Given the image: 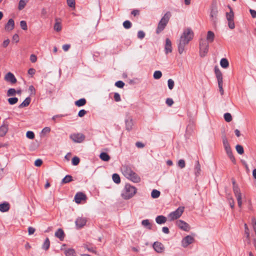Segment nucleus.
Wrapping results in <instances>:
<instances>
[{
    "label": "nucleus",
    "instance_id": "1a4fd4ad",
    "mask_svg": "<svg viewBox=\"0 0 256 256\" xmlns=\"http://www.w3.org/2000/svg\"><path fill=\"white\" fill-rule=\"evenodd\" d=\"M222 143L225 150L230 159L233 158L232 152L231 150L230 146L228 144V140L226 136L222 137Z\"/></svg>",
    "mask_w": 256,
    "mask_h": 256
},
{
    "label": "nucleus",
    "instance_id": "2f4dec72",
    "mask_svg": "<svg viewBox=\"0 0 256 256\" xmlns=\"http://www.w3.org/2000/svg\"><path fill=\"white\" fill-rule=\"evenodd\" d=\"M230 12H226V18L228 21L234 20V14L232 10L230 8Z\"/></svg>",
    "mask_w": 256,
    "mask_h": 256
},
{
    "label": "nucleus",
    "instance_id": "bb28decb",
    "mask_svg": "<svg viewBox=\"0 0 256 256\" xmlns=\"http://www.w3.org/2000/svg\"><path fill=\"white\" fill-rule=\"evenodd\" d=\"M30 100H30V98H29V97L26 98L24 100V101L18 107L20 108H22L28 106L30 104Z\"/></svg>",
    "mask_w": 256,
    "mask_h": 256
},
{
    "label": "nucleus",
    "instance_id": "cd10ccee",
    "mask_svg": "<svg viewBox=\"0 0 256 256\" xmlns=\"http://www.w3.org/2000/svg\"><path fill=\"white\" fill-rule=\"evenodd\" d=\"M220 64L222 68H226L228 66L229 62L226 58H223L220 61Z\"/></svg>",
    "mask_w": 256,
    "mask_h": 256
},
{
    "label": "nucleus",
    "instance_id": "052dcab7",
    "mask_svg": "<svg viewBox=\"0 0 256 256\" xmlns=\"http://www.w3.org/2000/svg\"><path fill=\"white\" fill-rule=\"evenodd\" d=\"M228 26L230 29H234L235 28L234 20L228 21Z\"/></svg>",
    "mask_w": 256,
    "mask_h": 256
},
{
    "label": "nucleus",
    "instance_id": "338daca9",
    "mask_svg": "<svg viewBox=\"0 0 256 256\" xmlns=\"http://www.w3.org/2000/svg\"><path fill=\"white\" fill-rule=\"evenodd\" d=\"M166 104L168 106H172L174 104V101H173L172 99L168 98L166 100Z\"/></svg>",
    "mask_w": 256,
    "mask_h": 256
},
{
    "label": "nucleus",
    "instance_id": "72a5a7b5",
    "mask_svg": "<svg viewBox=\"0 0 256 256\" xmlns=\"http://www.w3.org/2000/svg\"><path fill=\"white\" fill-rule=\"evenodd\" d=\"M160 192L156 190H153L151 193V196L154 198H158L160 196Z\"/></svg>",
    "mask_w": 256,
    "mask_h": 256
},
{
    "label": "nucleus",
    "instance_id": "b1692460",
    "mask_svg": "<svg viewBox=\"0 0 256 256\" xmlns=\"http://www.w3.org/2000/svg\"><path fill=\"white\" fill-rule=\"evenodd\" d=\"M166 221V217L163 216H158L156 218V222L159 224H164Z\"/></svg>",
    "mask_w": 256,
    "mask_h": 256
},
{
    "label": "nucleus",
    "instance_id": "37998d69",
    "mask_svg": "<svg viewBox=\"0 0 256 256\" xmlns=\"http://www.w3.org/2000/svg\"><path fill=\"white\" fill-rule=\"evenodd\" d=\"M84 247L86 249L88 252H92V253H96V251L95 250V248L93 246H89L87 244H84Z\"/></svg>",
    "mask_w": 256,
    "mask_h": 256
},
{
    "label": "nucleus",
    "instance_id": "a211bd4d",
    "mask_svg": "<svg viewBox=\"0 0 256 256\" xmlns=\"http://www.w3.org/2000/svg\"><path fill=\"white\" fill-rule=\"evenodd\" d=\"M14 27V22L12 19H10L5 26V30L7 31L12 30Z\"/></svg>",
    "mask_w": 256,
    "mask_h": 256
},
{
    "label": "nucleus",
    "instance_id": "e2e57ef3",
    "mask_svg": "<svg viewBox=\"0 0 256 256\" xmlns=\"http://www.w3.org/2000/svg\"><path fill=\"white\" fill-rule=\"evenodd\" d=\"M228 202H229L230 207L232 208H233L234 206V199L230 197V198H228Z\"/></svg>",
    "mask_w": 256,
    "mask_h": 256
},
{
    "label": "nucleus",
    "instance_id": "a19ab883",
    "mask_svg": "<svg viewBox=\"0 0 256 256\" xmlns=\"http://www.w3.org/2000/svg\"><path fill=\"white\" fill-rule=\"evenodd\" d=\"M153 76L154 79L158 80L162 77V73L160 70H156L154 72Z\"/></svg>",
    "mask_w": 256,
    "mask_h": 256
},
{
    "label": "nucleus",
    "instance_id": "4d7b16f0",
    "mask_svg": "<svg viewBox=\"0 0 256 256\" xmlns=\"http://www.w3.org/2000/svg\"><path fill=\"white\" fill-rule=\"evenodd\" d=\"M10 42V40L8 38L3 42L2 44V46L4 48H6L8 46Z\"/></svg>",
    "mask_w": 256,
    "mask_h": 256
},
{
    "label": "nucleus",
    "instance_id": "603ef678",
    "mask_svg": "<svg viewBox=\"0 0 256 256\" xmlns=\"http://www.w3.org/2000/svg\"><path fill=\"white\" fill-rule=\"evenodd\" d=\"M50 131V127H45L44 128L42 131V134L45 135L46 134H48Z\"/></svg>",
    "mask_w": 256,
    "mask_h": 256
},
{
    "label": "nucleus",
    "instance_id": "c9c22d12",
    "mask_svg": "<svg viewBox=\"0 0 256 256\" xmlns=\"http://www.w3.org/2000/svg\"><path fill=\"white\" fill-rule=\"evenodd\" d=\"M200 168L198 162H197L194 168V172L196 176H198L200 174Z\"/></svg>",
    "mask_w": 256,
    "mask_h": 256
},
{
    "label": "nucleus",
    "instance_id": "c85d7f7f",
    "mask_svg": "<svg viewBox=\"0 0 256 256\" xmlns=\"http://www.w3.org/2000/svg\"><path fill=\"white\" fill-rule=\"evenodd\" d=\"M72 180V178L70 175H66L62 180V184H67Z\"/></svg>",
    "mask_w": 256,
    "mask_h": 256
},
{
    "label": "nucleus",
    "instance_id": "79ce46f5",
    "mask_svg": "<svg viewBox=\"0 0 256 256\" xmlns=\"http://www.w3.org/2000/svg\"><path fill=\"white\" fill-rule=\"evenodd\" d=\"M236 149L238 153L240 154H242L244 152V148L241 145H236Z\"/></svg>",
    "mask_w": 256,
    "mask_h": 256
},
{
    "label": "nucleus",
    "instance_id": "0eeeda50",
    "mask_svg": "<svg viewBox=\"0 0 256 256\" xmlns=\"http://www.w3.org/2000/svg\"><path fill=\"white\" fill-rule=\"evenodd\" d=\"M184 208L180 206L176 210L170 212L168 216L170 221L178 218L183 214Z\"/></svg>",
    "mask_w": 256,
    "mask_h": 256
},
{
    "label": "nucleus",
    "instance_id": "f8f14e48",
    "mask_svg": "<svg viewBox=\"0 0 256 256\" xmlns=\"http://www.w3.org/2000/svg\"><path fill=\"white\" fill-rule=\"evenodd\" d=\"M234 192L237 199L238 206L240 208H241L242 206V194L238 186H234Z\"/></svg>",
    "mask_w": 256,
    "mask_h": 256
},
{
    "label": "nucleus",
    "instance_id": "09e8293b",
    "mask_svg": "<svg viewBox=\"0 0 256 256\" xmlns=\"http://www.w3.org/2000/svg\"><path fill=\"white\" fill-rule=\"evenodd\" d=\"M20 26L21 27V28L23 30H28V26H27V24H26V21L24 20H22L20 21Z\"/></svg>",
    "mask_w": 256,
    "mask_h": 256
},
{
    "label": "nucleus",
    "instance_id": "0e129e2a",
    "mask_svg": "<svg viewBox=\"0 0 256 256\" xmlns=\"http://www.w3.org/2000/svg\"><path fill=\"white\" fill-rule=\"evenodd\" d=\"M222 84H223V83H220L219 82L218 84V86L221 95H223L224 94V90L223 88H222Z\"/></svg>",
    "mask_w": 256,
    "mask_h": 256
},
{
    "label": "nucleus",
    "instance_id": "6e6d98bb",
    "mask_svg": "<svg viewBox=\"0 0 256 256\" xmlns=\"http://www.w3.org/2000/svg\"><path fill=\"white\" fill-rule=\"evenodd\" d=\"M145 36V33L142 31L140 30L138 32V37L140 39H142Z\"/></svg>",
    "mask_w": 256,
    "mask_h": 256
},
{
    "label": "nucleus",
    "instance_id": "4c0bfd02",
    "mask_svg": "<svg viewBox=\"0 0 256 256\" xmlns=\"http://www.w3.org/2000/svg\"><path fill=\"white\" fill-rule=\"evenodd\" d=\"M102 160H109L110 156L106 152H102L100 156Z\"/></svg>",
    "mask_w": 256,
    "mask_h": 256
},
{
    "label": "nucleus",
    "instance_id": "bf43d9fd",
    "mask_svg": "<svg viewBox=\"0 0 256 256\" xmlns=\"http://www.w3.org/2000/svg\"><path fill=\"white\" fill-rule=\"evenodd\" d=\"M114 97L116 102H118L121 100L120 95L117 92L114 93Z\"/></svg>",
    "mask_w": 256,
    "mask_h": 256
},
{
    "label": "nucleus",
    "instance_id": "3c124183",
    "mask_svg": "<svg viewBox=\"0 0 256 256\" xmlns=\"http://www.w3.org/2000/svg\"><path fill=\"white\" fill-rule=\"evenodd\" d=\"M26 137L30 139H33L34 138V134L32 131H28L26 134Z\"/></svg>",
    "mask_w": 256,
    "mask_h": 256
},
{
    "label": "nucleus",
    "instance_id": "69168bd1",
    "mask_svg": "<svg viewBox=\"0 0 256 256\" xmlns=\"http://www.w3.org/2000/svg\"><path fill=\"white\" fill-rule=\"evenodd\" d=\"M86 114V111L84 110H82L79 111L78 116L79 117H82Z\"/></svg>",
    "mask_w": 256,
    "mask_h": 256
},
{
    "label": "nucleus",
    "instance_id": "c756f323",
    "mask_svg": "<svg viewBox=\"0 0 256 256\" xmlns=\"http://www.w3.org/2000/svg\"><path fill=\"white\" fill-rule=\"evenodd\" d=\"M54 30L57 32H60L62 30L61 24L57 18L56 19V23L54 26Z\"/></svg>",
    "mask_w": 256,
    "mask_h": 256
},
{
    "label": "nucleus",
    "instance_id": "20e7f679",
    "mask_svg": "<svg viewBox=\"0 0 256 256\" xmlns=\"http://www.w3.org/2000/svg\"><path fill=\"white\" fill-rule=\"evenodd\" d=\"M218 7L216 1H213L210 7V19L214 24H216L218 22Z\"/></svg>",
    "mask_w": 256,
    "mask_h": 256
},
{
    "label": "nucleus",
    "instance_id": "58836bf2",
    "mask_svg": "<svg viewBox=\"0 0 256 256\" xmlns=\"http://www.w3.org/2000/svg\"><path fill=\"white\" fill-rule=\"evenodd\" d=\"M16 90L14 88H10L7 92V96H15L16 94Z\"/></svg>",
    "mask_w": 256,
    "mask_h": 256
},
{
    "label": "nucleus",
    "instance_id": "f03ea898",
    "mask_svg": "<svg viewBox=\"0 0 256 256\" xmlns=\"http://www.w3.org/2000/svg\"><path fill=\"white\" fill-rule=\"evenodd\" d=\"M121 170L123 174L127 178L130 180L134 182H138L140 181V177L132 170L129 166L126 164H122Z\"/></svg>",
    "mask_w": 256,
    "mask_h": 256
},
{
    "label": "nucleus",
    "instance_id": "ea45409f",
    "mask_svg": "<svg viewBox=\"0 0 256 256\" xmlns=\"http://www.w3.org/2000/svg\"><path fill=\"white\" fill-rule=\"evenodd\" d=\"M8 101L10 104L13 105L18 102V98L16 97L10 98H8Z\"/></svg>",
    "mask_w": 256,
    "mask_h": 256
},
{
    "label": "nucleus",
    "instance_id": "393cba45",
    "mask_svg": "<svg viewBox=\"0 0 256 256\" xmlns=\"http://www.w3.org/2000/svg\"><path fill=\"white\" fill-rule=\"evenodd\" d=\"M10 209V205L8 203L4 202L0 204V211L2 212H8Z\"/></svg>",
    "mask_w": 256,
    "mask_h": 256
},
{
    "label": "nucleus",
    "instance_id": "4be33fe9",
    "mask_svg": "<svg viewBox=\"0 0 256 256\" xmlns=\"http://www.w3.org/2000/svg\"><path fill=\"white\" fill-rule=\"evenodd\" d=\"M126 129L130 130L133 126L132 120L130 117L128 118L125 120Z\"/></svg>",
    "mask_w": 256,
    "mask_h": 256
},
{
    "label": "nucleus",
    "instance_id": "dca6fc26",
    "mask_svg": "<svg viewBox=\"0 0 256 256\" xmlns=\"http://www.w3.org/2000/svg\"><path fill=\"white\" fill-rule=\"evenodd\" d=\"M86 198V195L83 193L78 192L74 196L75 202L77 204H80L82 200H85Z\"/></svg>",
    "mask_w": 256,
    "mask_h": 256
},
{
    "label": "nucleus",
    "instance_id": "473e14b6",
    "mask_svg": "<svg viewBox=\"0 0 256 256\" xmlns=\"http://www.w3.org/2000/svg\"><path fill=\"white\" fill-rule=\"evenodd\" d=\"M112 178L113 181L117 184H118L120 182V178L118 174H112Z\"/></svg>",
    "mask_w": 256,
    "mask_h": 256
},
{
    "label": "nucleus",
    "instance_id": "4468645a",
    "mask_svg": "<svg viewBox=\"0 0 256 256\" xmlns=\"http://www.w3.org/2000/svg\"><path fill=\"white\" fill-rule=\"evenodd\" d=\"M4 80L6 82L12 84H15L17 81L14 74L10 72H8L6 74Z\"/></svg>",
    "mask_w": 256,
    "mask_h": 256
},
{
    "label": "nucleus",
    "instance_id": "aec40b11",
    "mask_svg": "<svg viewBox=\"0 0 256 256\" xmlns=\"http://www.w3.org/2000/svg\"><path fill=\"white\" fill-rule=\"evenodd\" d=\"M215 37V34L214 32L211 30H209L208 32L206 39V40L207 42H214Z\"/></svg>",
    "mask_w": 256,
    "mask_h": 256
},
{
    "label": "nucleus",
    "instance_id": "a18cd8bd",
    "mask_svg": "<svg viewBox=\"0 0 256 256\" xmlns=\"http://www.w3.org/2000/svg\"><path fill=\"white\" fill-rule=\"evenodd\" d=\"M224 118L226 122H230L232 120V116L230 113H226L224 114Z\"/></svg>",
    "mask_w": 256,
    "mask_h": 256
},
{
    "label": "nucleus",
    "instance_id": "7ed1b4c3",
    "mask_svg": "<svg viewBox=\"0 0 256 256\" xmlns=\"http://www.w3.org/2000/svg\"><path fill=\"white\" fill-rule=\"evenodd\" d=\"M136 192V188L130 184H126L122 191L121 196L124 200H128L134 196Z\"/></svg>",
    "mask_w": 256,
    "mask_h": 256
},
{
    "label": "nucleus",
    "instance_id": "864d4df0",
    "mask_svg": "<svg viewBox=\"0 0 256 256\" xmlns=\"http://www.w3.org/2000/svg\"><path fill=\"white\" fill-rule=\"evenodd\" d=\"M124 85V83L121 80L118 81L115 83V86L119 88H122Z\"/></svg>",
    "mask_w": 256,
    "mask_h": 256
},
{
    "label": "nucleus",
    "instance_id": "9b49d317",
    "mask_svg": "<svg viewBox=\"0 0 256 256\" xmlns=\"http://www.w3.org/2000/svg\"><path fill=\"white\" fill-rule=\"evenodd\" d=\"M176 225L182 230L185 232H188L190 230V225L182 220H178L176 222Z\"/></svg>",
    "mask_w": 256,
    "mask_h": 256
},
{
    "label": "nucleus",
    "instance_id": "39448f33",
    "mask_svg": "<svg viewBox=\"0 0 256 256\" xmlns=\"http://www.w3.org/2000/svg\"><path fill=\"white\" fill-rule=\"evenodd\" d=\"M170 12H167L164 14L158 24V26L156 30V34H160L164 29L170 20Z\"/></svg>",
    "mask_w": 256,
    "mask_h": 256
},
{
    "label": "nucleus",
    "instance_id": "774afa93",
    "mask_svg": "<svg viewBox=\"0 0 256 256\" xmlns=\"http://www.w3.org/2000/svg\"><path fill=\"white\" fill-rule=\"evenodd\" d=\"M250 12L253 18H256V11L253 10H250Z\"/></svg>",
    "mask_w": 256,
    "mask_h": 256
},
{
    "label": "nucleus",
    "instance_id": "2eb2a0df",
    "mask_svg": "<svg viewBox=\"0 0 256 256\" xmlns=\"http://www.w3.org/2000/svg\"><path fill=\"white\" fill-rule=\"evenodd\" d=\"M86 218L79 217L76 220L75 224L77 228H81L86 224Z\"/></svg>",
    "mask_w": 256,
    "mask_h": 256
},
{
    "label": "nucleus",
    "instance_id": "f704fd0d",
    "mask_svg": "<svg viewBox=\"0 0 256 256\" xmlns=\"http://www.w3.org/2000/svg\"><path fill=\"white\" fill-rule=\"evenodd\" d=\"M50 240H49V239L48 238H46L43 244H42V248L45 250H47L48 249L49 247H50Z\"/></svg>",
    "mask_w": 256,
    "mask_h": 256
},
{
    "label": "nucleus",
    "instance_id": "a878e982",
    "mask_svg": "<svg viewBox=\"0 0 256 256\" xmlns=\"http://www.w3.org/2000/svg\"><path fill=\"white\" fill-rule=\"evenodd\" d=\"M86 99L82 98L76 101L74 104L76 106H77L80 107L85 105L86 104Z\"/></svg>",
    "mask_w": 256,
    "mask_h": 256
},
{
    "label": "nucleus",
    "instance_id": "f257e3e1",
    "mask_svg": "<svg viewBox=\"0 0 256 256\" xmlns=\"http://www.w3.org/2000/svg\"><path fill=\"white\" fill-rule=\"evenodd\" d=\"M194 32L190 28H185L180 38L178 51L182 54L184 51L185 46L193 38Z\"/></svg>",
    "mask_w": 256,
    "mask_h": 256
},
{
    "label": "nucleus",
    "instance_id": "7c9ffc66",
    "mask_svg": "<svg viewBox=\"0 0 256 256\" xmlns=\"http://www.w3.org/2000/svg\"><path fill=\"white\" fill-rule=\"evenodd\" d=\"M142 225L147 228H148L150 230L152 229V224L150 222V221L148 220H144L142 222Z\"/></svg>",
    "mask_w": 256,
    "mask_h": 256
},
{
    "label": "nucleus",
    "instance_id": "e433bc0d",
    "mask_svg": "<svg viewBox=\"0 0 256 256\" xmlns=\"http://www.w3.org/2000/svg\"><path fill=\"white\" fill-rule=\"evenodd\" d=\"M66 256H75V252L73 249H68L65 250Z\"/></svg>",
    "mask_w": 256,
    "mask_h": 256
},
{
    "label": "nucleus",
    "instance_id": "13d9d810",
    "mask_svg": "<svg viewBox=\"0 0 256 256\" xmlns=\"http://www.w3.org/2000/svg\"><path fill=\"white\" fill-rule=\"evenodd\" d=\"M252 225L253 227L254 230L255 232V234L256 236V220L254 218H252Z\"/></svg>",
    "mask_w": 256,
    "mask_h": 256
},
{
    "label": "nucleus",
    "instance_id": "412c9836",
    "mask_svg": "<svg viewBox=\"0 0 256 256\" xmlns=\"http://www.w3.org/2000/svg\"><path fill=\"white\" fill-rule=\"evenodd\" d=\"M8 131V124H4L0 126V136H4Z\"/></svg>",
    "mask_w": 256,
    "mask_h": 256
},
{
    "label": "nucleus",
    "instance_id": "423d86ee",
    "mask_svg": "<svg viewBox=\"0 0 256 256\" xmlns=\"http://www.w3.org/2000/svg\"><path fill=\"white\" fill-rule=\"evenodd\" d=\"M209 44L206 40L202 39L200 42V55L204 57L208 52Z\"/></svg>",
    "mask_w": 256,
    "mask_h": 256
},
{
    "label": "nucleus",
    "instance_id": "c03bdc74",
    "mask_svg": "<svg viewBox=\"0 0 256 256\" xmlns=\"http://www.w3.org/2000/svg\"><path fill=\"white\" fill-rule=\"evenodd\" d=\"M65 158L66 160H69L70 158H72V160H80L78 156H74L73 158H72V154H71V153H68L65 156Z\"/></svg>",
    "mask_w": 256,
    "mask_h": 256
},
{
    "label": "nucleus",
    "instance_id": "f3484780",
    "mask_svg": "<svg viewBox=\"0 0 256 256\" xmlns=\"http://www.w3.org/2000/svg\"><path fill=\"white\" fill-rule=\"evenodd\" d=\"M214 72L218 80V84L220 83H223V80H222V74L220 70L216 67L214 68Z\"/></svg>",
    "mask_w": 256,
    "mask_h": 256
},
{
    "label": "nucleus",
    "instance_id": "ddd939ff",
    "mask_svg": "<svg viewBox=\"0 0 256 256\" xmlns=\"http://www.w3.org/2000/svg\"><path fill=\"white\" fill-rule=\"evenodd\" d=\"M154 250L158 253H162L164 250V245L158 242H154L153 244Z\"/></svg>",
    "mask_w": 256,
    "mask_h": 256
},
{
    "label": "nucleus",
    "instance_id": "5701e85b",
    "mask_svg": "<svg viewBox=\"0 0 256 256\" xmlns=\"http://www.w3.org/2000/svg\"><path fill=\"white\" fill-rule=\"evenodd\" d=\"M55 236L59 238L60 240H62L64 238V233L62 228H59L55 232Z\"/></svg>",
    "mask_w": 256,
    "mask_h": 256
},
{
    "label": "nucleus",
    "instance_id": "680f3d73",
    "mask_svg": "<svg viewBox=\"0 0 256 256\" xmlns=\"http://www.w3.org/2000/svg\"><path fill=\"white\" fill-rule=\"evenodd\" d=\"M12 42L18 43L19 42V36L18 34H14L12 38Z\"/></svg>",
    "mask_w": 256,
    "mask_h": 256
},
{
    "label": "nucleus",
    "instance_id": "6e6552de",
    "mask_svg": "<svg viewBox=\"0 0 256 256\" xmlns=\"http://www.w3.org/2000/svg\"><path fill=\"white\" fill-rule=\"evenodd\" d=\"M194 240L193 236L190 235L186 236L182 239L181 245L184 248H187L190 244L194 242Z\"/></svg>",
    "mask_w": 256,
    "mask_h": 256
},
{
    "label": "nucleus",
    "instance_id": "9d476101",
    "mask_svg": "<svg viewBox=\"0 0 256 256\" xmlns=\"http://www.w3.org/2000/svg\"><path fill=\"white\" fill-rule=\"evenodd\" d=\"M70 137L72 141L78 143L82 142L85 139V136L81 133L73 134Z\"/></svg>",
    "mask_w": 256,
    "mask_h": 256
},
{
    "label": "nucleus",
    "instance_id": "8fccbe9b",
    "mask_svg": "<svg viewBox=\"0 0 256 256\" xmlns=\"http://www.w3.org/2000/svg\"><path fill=\"white\" fill-rule=\"evenodd\" d=\"M26 2L23 1V0H20L18 4V9L20 10H22L26 6Z\"/></svg>",
    "mask_w": 256,
    "mask_h": 256
},
{
    "label": "nucleus",
    "instance_id": "5fc2aeb1",
    "mask_svg": "<svg viewBox=\"0 0 256 256\" xmlns=\"http://www.w3.org/2000/svg\"><path fill=\"white\" fill-rule=\"evenodd\" d=\"M67 4L70 7L74 8L75 0H67Z\"/></svg>",
    "mask_w": 256,
    "mask_h": 256
},
{
    "label": "nucleus",
    "instance_id": "6ab92c4d",
    "mask_svg": "<svg viewBox=\"0 0 256 256\" xmlns=\"http://www.w3.org/2000/svg\"><path fill=\"white\" fill-rule=\"evenodd\" d=\"M165 50L166 54L171 52L172 51V42L168 38L166 40Z\"/></svg>",
    "mask_w": 256,
    "mask_h": 256
},
{
    "label": "nucleus",
    "instance_id": "de8ad7c7",
    "mask_svg": "<svg viewBox=\"0 0 256 256\" xmlns=\"http://www.w3.org/2000/svg\"><path fill=\"white\" fill-rule=\"evenodd\" d=\"M168 84L169 89L172 90L174 87V82L172 79H169L168 80Z\"/></svg>",
    "mask_w": 256,
    "mask_h": 256
},
{
    "label": "nucleus",
    "instance_id": "49530a36",
    "mask_svg": "<svg viewBox=\"0 0 256 256\" xmlns=\"http://www.w3.org/2000/svg\"><path fill=\"white\" fill-rule=\"evenodd\" d=\"M123 26L126 29H128L132 26V23L129 20H126L123 22Z\"/></svg>",
    "mask_w": 256,
    "mask_h": 256
}]
</instances>
